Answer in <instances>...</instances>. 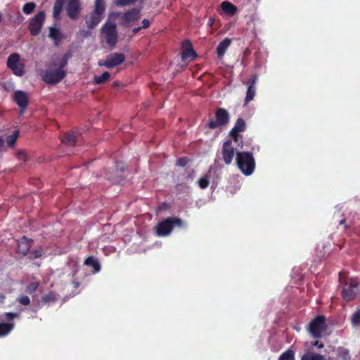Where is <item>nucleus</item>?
I'll list each match as a JSON object with an SVG mask.
<instances>
[{
	"instance_id": "f257e3e1",
	"label": "nucleus",
	"mask_w": 360,
	"mask_h": 360,
	"mask_svg": "<svg viewBox=\"0 0 360 360\" xmlns=\"http://www.w3.org/2000/svg\"><path fill=\"white\" fill-rule=\"evenodd\" d=\"M236 164L241 172L245 176L251 175L255 169V160L250 152H237Z\"/></svg>"
},
{
	"instance_id": "f03ea898",
	"label": "nucleus",
	"mask_w": 360,
	"mask_h": 360,
	"mask_svg": "<svg viewBox=\"0 0 360 360\" xmlns=\"http://www.w3.org/2000/svg\"><path fill=\"white\" fill-rule=\"evenodd\" d=\"M105 10L104 0H95L94 9L85 17V22L89 29L95 28L103 18Z\"/></svg>"
},
{
	"instance_id": "7ed1b4c3",
	"label": "nucleus",
	"mask_w": 360,
	"mask_h": 360,
	"mask_svg": "<svg viewBox=\"0 0 360 360\" xmlns=\"http://www.w3.org/2000/svg\"><path fill=\"white\" fill-rule=\"evenodd\" d=\"M181 227L184 226V221L177 217H168L160 221L155 226V232L158 236H165L169 235L174 226Z\"/></svg>"
},
{
	"instance_id": "20e7f679",
	"label": "nucleus",
	"mask_w": 360,
	"mask_h": 360,
	"mask_svg": "<svg viewBox=\"0 0 360 360\" xmlns=\"http://www.w3.org/2000/svg\"><path fill=\"white\" fill-rule=\"evenodd\" d=\"M326 319L323 315H319L315 317L309 322L307 326L308 332L314 338H321L322 333L326 330Z\"/></svg>"
},
{
	"instance_id": "39448f33",
	"label": "nucleus",
	"mask_w": 360,
	"mask_h": 360,
	"mask_svg": "<svg viewBox=\"0 0 360 360\" xmlns=\"http://www.w3.org/2000/svg\"><path fill=\"white\" fill-rule=\"evenodd\" d=\"M230 121L228 111L222 108H217L215 111V120L210 119L207 124L209 129H214L219 127L226 126Z\"/></svg>"
},
{
	"instance_id": "423d86ee",
	"label": "nucleus",
	"mask_w": 360,
	"mask_h": 360,
	"mask_svg": "<svg viewBox=\"0 0 360 360\" xmlns=\"http://www.w3.org/2000/svg\"><path fill=\"white\" fill-rule=\"evenodd\" d=\"M42 80L48 84H55L60 82L65 76V70H45L40 73Z\"/></svg>"
},
{
	"instance_id": "0eeeda50",
	"label": "nucleus",
	"mask_w": 360,
	"mask_h": 360,
	"mask_svg": "<svg viewBox=\"0 0 360 360\" xmlns=\"http://www.w3.org/2000/svg\"><path fill=\"white\" fill-rule=\"evenodd\" d=\"M117 26L113 22H105L101 28L102 32L105 34L107 44L112 49L117 42Z\"/></svg>"
},
{
	"instance_id": "6e6552de",
	"label": "nucleus",
	"mask_w": 360,
	"mask_h": 360,
	"mask_svg": "<svg viewBox=\"0 0 360 360\" xmlns=\"http://www.w3.org/2000/svg\"><path fill=\"white\" fill-rule=\"evenodd\" d=\"M124 60L125 56L123 53H112L109 54L105 60H98V65L110 69L122 64Z\"/></svg>"
},
{
	"instance_id": "1a4fd4ad",
	"label": "nucleus",
	"mask_w": 360,
	"mask_h": 360,
	"mask_svg": "<svg viewBox=\"0 0 360 360\" xmlns=\"http://www.w3.org/2000/svg\"><path fill=\"white\" fill-rule=\"evenodd\" d=\"M45 20V13L39 11L32 18L29 23V30L32 36H37L39 34L41 27Z\"/></svg>"
},
{
	"instance_id": "9d476101",
	"label": "nucleus",
	"mask_w": 360,
	"mask_h": 360,
	"mask_svg": "<svg viewBox=\"0 0 360 360\" xmlns=\"http://www.w3.org/2000/svg\"><path fill=\"white\" fill-rule=\"evenodd\" d=\"M246 128L247 124L243 118H238L233 127L229 131V136L234 142L238 143L243 138L240 133L245 131Z\"/></svg>"
},
{
	"instance_id": "9b49d317",
	"label": "nucleus",
	"mask_w": 360,
	"mask_h": 360,
	"mask_svg": "<svg viewBox=\"0 0 360 360\" xmlns=\"http://www.w3.org/2000/svg\"><path fill=\"white\" fill-rule=\"evenodd\" d=\"M357 290L358 283L355 280L351 279L347 286L342 291V298L347 302L354 300L356 296Z\"/></svg>"
},
{
	"instance_id": "f8f14e48",
	"label": "nucleus",
	"mask_w": 360,
	"mask_h": 360,
	"mask_svg": "<svg viewBox=\"0 0 360 360\" xmlns=\"http://www.w3.org/2000/svg\"><path fill=\"white\" fill-rule=\"evenodd\" d=\"M82 11L80 0H68L66 12L68 16L72 20H76Z\"/></svg>"
},
{
	"instance_id": "ddd939ff",
	"label": "nucleus",
	"mask_w": 360,
	"mask_h": 360,
	"mask_svg": "<svg viewBox=\"0 0 360 360\" xmlns=\"http://www.w3.org/2000/svg\"><path fill=\"white\" fill-rule=\"evenodd\" d=\"M13 100L20 108L21 113H23L29 104L27 94L22 90L15 91L13 95Z\"/></svg>"
},
{
	"instance_id": "4468645a",
	"label": "nucleus",
	"mask_w": 360,
	"mask_h": 360,
	"mask_svg": "<svg viewBox=\"0 0 360 360\" xmlns=\"http://www.w3.org/2000/svg\"><path fill=\"white\" fill-rule=\"evenodd\" d=\"M222 158L226 165H230L235 155V148L232 146L231 140H227L223 143Z\"/></svg>"
},
{
	"instance_id": "2eb2a0df",
	"label": "nucleus",
	"mask_w": 360,
	"mask_h": 360,
	"mask_svg": "<svg viewBox=\"0 0 360 360\" xmlns=\"http://www.w3.org/2000/svg\"><path fill=\"white\" fill-rule=\"evenodd\" d=\"M197 57V54L193 50L192 44L190 41L186 40L182 43V56L184 61H192Z\"/></svg>"
},
{
	"instance_id": "dca6fc26",
	"label": "nucleus",
	"mask_w": 360,
	"mask_h": 360,
	"mask_svg": "<svg viewBox=\"0 0 360 360\" xmlns=\"http://www.w3.org/2000/svg\"><path fill=\"white\" fill-rule=\"evenodd\" d=\"M140 18V9L134 8L124 12L122 17L121 20L122 24H129L138 20Z\"/></svg>"
},
{
	"instance_id": "f3484780",
	"label": "nucleus",
	"mask_w": 360,
	"mask_h": 360,
	"mask_svg": "<svg viewBox=\"0 0 360 360\" xmlns=\"http://www.w3.org/2000/svg\"><path fill=\"white\" fill-rule=\"evenodd\" d=\"M33 245V240L22 236L18 243V253L23 256L27 255Z\"/></svg>"
},
{
	"instance_id": "a211bd4d",
	"label": "nucleus",
	"mask_w": 360,
	"mask_h": 360,
	"mask_svg": "<svg viewBox=\"0 0 360 360\" xmlns=\"http://www.w3.org/2000/svg\"><path fill=\"white\" fill-rule=\"evenodd\" d=\"M231 44V39L229 38H226L219 42L217 47V54L219 59H221L228 48Z\"/></svg>"
},
{
	"instance_id": "6ab92c4d",
	"label": "nucleus",
	"mask_w": 360,
	"mask_h": 360,
	"mask_svg": "<svg viewBox=\"0 0 360 360\" xmlns=\"http://www.w3.org/2000/svg\"><path fill=\"white\" fill-rule=\"evenodd\" d=\"M61 141L65 145L74 146L77 143V136L74 131H69L62 136Z\"/></svg>"
},
{
	"instance_id": "aec40b11",
	"label": "nucleus",
	"mask_w": 360,
	"mask_h": 360,
	"mask_svg": "<svg viewBox=\"0 0 360 360\" xmlns=\"http://www.w3.org/2000/svg\"><path fill=\"white\" fill-rule=\"evenodd\" d=\"M84 265L92 267L94 273H98L101 270V264L94 256H89L84 262Z\"/></svg>"
},
{
	"instance_id": "412c9836",
	"label": "nucleus",
	"mask_w": 360,
	"mask_h": 360,
	"mask_svg": "<svg viewBox=\"0 0 360 360\" xmlns=\"http://www.w3.org/2000/svg\"><path fill=\"white\" fill-rule=\"evenodd\" d=\"M49 37L51 38L58 46L63 39L62 33L58 28L51 27L49 28Z\"/></svg>"
},
{
	"instance_id": "4be33fe9",
	"label": "nucleus",
	"mask_w": 360,
	"mask_h": 360,
	"mask_svg": "<svg viewBox=\"0 0 360 360\" xmlns=\"http://www.w3.org/2000/svg\"><path fill=\"white\" fill-rule=\"evenodd\" d=\"M67 0H56L53 8V17L55 20L60 19V15Z\"/></svg>"
},
{
	"instance_id": "5701e85b",
	"label": "nucleus",
	"mask_w": 360,
	"mask_h": 360,
	"mask_svg": "<svg viewBox=\"0 0 360 360\" xmlns=\"http://www.w3.org/2000/svg\"><path fill=\"white\" fill-rule=\"evenodd\" d=\"M222 11L231 15H234L237 12V7L229 1H225L221 4Z\"/></svg>"
},
{
	"instance_id": "b1692460",
	"label": "nucleus",
	"mask_w": 360,
	"mask_h": 360,
	"mask_svg": "<svg viewBox=\"0 0 360 360\" xmlns=\"http://www.w3.org/2000/svg\"><path fill=\"white\" fill-rule=\"evenodd\" d=\"M13 328V323H0V337L7 335Z\"/></svg>"
},
{
	"instance_id": "393cba45",
	"label": "nucleus",
	"mask_w": 360,
	"mask_h": 360,
	"mask_svg": "<svg viewBox=\"0 0 360 360\" xmlns=\"http://www.w3.org/2000/svg\"><path fill=\"white\" fill-rule=\"evenodd\" d=\"M110 77V74L108 72H104L101 75L95 76L94 77V83L95 84H102L107 82Z\"/></svg>"
},
{
	"instance_id": "a878e982",
	"label": "nucleus",
	"mask_w": 360,
	"mask_h": 360,
	"mask_svg": "<svg viewBox=\"0 0 360 360\" xmlns=\"http://www.w3.org/2000/svg\"><path fill=\"white\" fill-rule=\"evenodd\" d=\"M20 63V56L18 53H12L7 60V66L11 69Z\"/></svg>"
},
{
	"instance_id": "bb28decb",
	"label": "nucleus",
	"mask_w": 360,
	"mask_h": 360,
	"mask_svg": "<svg viewBox=\"0 0 360 360\" xmlns=\"http://www.w3.org/2000/svg\"><path fill=\"white\" fill-rule=\"evenodd\" d=\"M19 136V131L15 130L13 131L11 135H9L6 138V143L9 148H13L18 137Z\"/></svg>"
},
{
	"instance_id": "cd10ccee",
	"label": "nucleus",
	"mask_w": 360,
	"mask_h": 360,
	"mask_svg": "<svg viewBox=\"0 0 360 360\" xmlns=\"http://www.w3.org/2000/svg\"><path fill=\"white\" fill-rule=\"evenodd\" d=\"M58 300V295H56L53 292H49L48 294L41 297V302L44 304H46L49 302H54Z\"/></svg>"
},
{
	"instance_id": "c85d7f7f",
	"label": "nucleus",
	"mask_w": 360,
	"mask_h": 360,
	"mask_svg": "<svg viewBox=\"0 0 360 360\" xmlns=\"http://www.w3.org/2000/svg\"><path fill=\"white\" fill-rule=\"evenodd\" d=\"M256 93V87L248 86V90L246 92V96L245 98V105H247L250 101L253 100Z\"/></svg>"
},
{
	"instance_id": "c756f323",
	"label": "nucleus",
	"mask_w": 360,
	"mask_h": 360,
	"mask_svg": "<svg viewBox=\"0 0 360 360\" xmlns=\"http://www.w3.org/2000/svg\"><path fill=\"white\" fill-rule=\"evenodd\" d=\"M301 360H326L324 356L320 354H312V353H306L304 354Z\"/></svg>"
},
{
	"instance_id": "7c9ffc66",
	"label": "nucleus",
	"mask_w": 360,
	"mask_h": 360,
	"mask_svg": "<svg viewBox=\"0 0 360 360\" xmlns=\"http://www.w3.org/2000/svg\"><path fill=\"white\" fill-rule=\"evenodd\" d=\"M351 324L353 327H360V308L352 315Z\"/></svg>"
},
{
	"instance_id": "2f4dec72",
	"label": "nucleus",
	"mask_w": 360,
	"mask_h": 360,
	"mask_svg": "<svg viewBox=\"0 0 360 360\" xmlns=\"http://www.w3.org/2000/svg\"><path fill=\"white\" fill-rule=\"evenodd\" d=\"M36 8V4L34 2H28L26 3L22 6V12L26 15H30L34 12Z\"/></svg>"
},
{
	"instance_id": "473e14b6",
	"label": "nucleus",
	"mask_w": 360,
	"mask_h": 360,
	"mask_svg": "<svg viewBox=\"0 0 360 360\" xmlns=\"http://www.w3.org/2000/svg\"><path fill=\"white\" fill-rule=\"evenodd\" d=\"M278 360H295V352L288 349L279 356Z\"/></svg>"
},
{
	"instance_id": "72a5a7b5",
	"label": "nucleus",
	"mask_w": 360,
	"mask_h": 360,
	"mask_svg": "<svg viewBox=\"0 0 360 360\" xmlns=\"http://www.w3.org/2000/svg\"><path fill=\"white\" fill-rule=\"evenodd\" d=\"M13 74L17 76H22L25 73L24 65L19 63L18 65L11 69Z\"/></svg>"
},
{
	"instance_id": "f704fd0d",
	"label": "nucleus",
	"mask_w": 360,
	"mask_h": 360,
	"mask_svg": "<svg viewBox=\"0 0 360 360\" xmlns=\"http://www.w3.org/2000/svg\"><path fill=\"white\" fill-rule=\"evenodd\" d=\"M198 186L201 189H205L209 186L210 178L207 175L200 178L198 181Z\"/></svg>"
},
{
	"instance_id": "c9c22d12",
	"label": "nucleus",
	"mask_w": 360,
	"mask_h": 360,
	"mask_svg": "<svg viewBox=\"0 0 360 360\" xmlns=\"http://www.w3.org/2000/svg\"><path fill=\"white\" fill-rule=\"evenodd\" d=\"M39 285V282H32L26 287L25 292L30 295L34 294L37 291Z\"/></svg>"
},
{
	"instance_id": "e433bc0d",
	"label": "nucleus",
	"mask_w": 360,
	"mask_h": 360,
	"mask_svg": "<svg viewBox=\"0 0 360 360\" xmlns=\"http://www.w3.org/2000/svg\"><path fill=\"white\" fill-rule=\"evenodd\" d=\"M338 358L341 360H350V355L348 349L342 348L338 351Z\"/></svg>"
},
{
	"instance_id": "4c0bfd02",
	"label": "nucleus",
	"mask_w": 360,
	"mask_h": 360,
	"mask_svg": "<svg viewBox=\"0 0 360 360\" xmlns=\"http://www.w3.org/2000/svg\"><path fill=\"white\" fill-rule=\"evenodd\" d=\"M69 58V56L68 54L63 55L60 59L58 62V68L57 70H64V68L68 65V60Z\"/></svg>"
},
{
	"instance_id": "58836bf2",
	"label": "nucleus",
	"mask_w": 360,
	"mask_h": 360,
	"mask_svg": "<svg viewBox=\"0 0 360 360\" xmlns=\"http://www.w3.org/2000/svg\"><path fill=\"white\" fill-rule=\"evenodd\" d=\"M137 0H115V4L117 6L124 7L134 4Z\"/></svg>"
},
{
	"instance_id": "ea45409f",
	"label": "nucleus",
	"mask_w": 360,
	"mask_h": 360,
	"mask_svg": "<svg viewBox=\"0 0 360 360\" xmlns=\"http://www.w3.org/2000/svg\"><path fill=\"white\" fill-rule=\"evenodd\" d=\"M42 255V249L39 248L38 249H34L30 251L29 258L30 259H37L41 257Z\"/></svg>"
},
{
	"instance_id": "a19ab883",
	"label": "nucleus",
	"mask_w": 360,
	"mask_h": 360,
	"mask_svg": "<svg viewBox=\"0 0 360 360\" xmlns=\"http://www.w3.org/2000/svg\"><path fill=\"white\" fill-rule=\"evenodd\" d=\"M18 301L22 305L27 306L30 304V299L27 295H22L18 299Z\"/></svg>"
},
{
	"instance_id": "79ce46f5",
	"label": "nucleus",
	"mask_w": 360,
	"mask_h": 360,
	"mask_svg": "<svg viewBox=\"0 0 360 360\" xmlns=\"http://www.w3.org/2000/svg\"><path fill=\"white\" fill-rule=\"evenodd\" d=\"M115 167H116V170L120 171L121 172H124L127 168V165L124 162H121V161L117 162Z\"/></svg>"
},
{
	"instance_id": "37998d69",
	"label": "nucleus",
	"mask_w": 360,
	"mask_h": 360,
	"mask_svg": "<svg viewBox=\"0 0 360 360\" xmlns=\"http://www.w3.org/2000/svg\"><path fill=\"white\" fill-rule=\"evenodd\" d=\"M188 161L189 160L187 157L180 158L176 161V165L179 167H185L188 164Z\"/></svg>"
},
{
	"instance_id": "c03bdc74",
	"label": "nucleus",
	"mask_w": 360,
	"mask_h": 360,
	"mask_svg": "<svg viewBox=\"0 0 360 360\" xmlns=\"http://www.w3.org/2000/svg\"><path fill=\"white\" fill-rule=\"evenodd\" d=\"M257 79L258 77L257 75H252L246 84L248 86H255Z\"/></svg>"
},
{
	"instance_id": "a18cd8bd",
	"label": "nucleus",
	"mask_w": 360,
	"mask_h": 360,
	"mask_svg": "<svg viewBox=\"0 0 360 360\" xmlns=\"http://www.w3.org/2000/svg\"><path fill=\"white\" fill-rule=\"evenodd\" d=\"M18 316V314L12 313V312H6L5 314L6 319L8 321H11L14 318H16Z\"/></svg>"
},
{
	"instance_id": "49530a36",
	"label": "nucleus",
	"mask_w": 360,
	"mask_h": 360,
	"mask_svg": "<svg viewBox=\"0 0 360 360\" xmlns=\"http://www.w3.org/2000/svg\"><path fill=\"white\" fill-rule=\"evenodd\" d=\"M150 26V22L148 19H143L142 20L141 28L146 29Z\"/></svg>"
},
{
	"instance_id": "de8ad7c7",
	"label": "nucleus",
	"mask_w": 360,
	"mask_h": 360,
	"mask_svg": "<svg viewBox=\"0 0 360 360\" xmlns=\"http://www.w3.org/2000/svg\"><path fill=\"white\" fill-rule=\"evenodd\" d=\"M312 345L317 347L319 349L323 348L324 345L322 342H320L319 340H316L312 342Z\"/></svg>"
},
{
	"instance_id": "09e8293b",
	"label": "nucleus",
	"mask_w": 360,
	"mask_h": 360,
	"mask_svg": "<svg viewBox=\"0 0 360 360\" xmlns=\"http://www.w3.org/2000/svg\"><path fill=\"white\" fill-rule=\"evenodd\" d=\"M72 284L73 285V288H75V289L77 288L79 286V283L78 281H73L72 282Z\"/></svg>"
},
{
	"instance_id": "8fccbe9b",
	"label": "nucleus",
	"mask_w": 360,
	"mask_h": 360,
	"mask_svg": "<svg viewBox=\"0 0 360 360\" xmlns=\"http://www.w3.org/2000/svg\"><path fill=\"white\" fill-rule=\"evenodd\" d=\"M141 29H142L141 27H135L132 30V32H133V34H135L138 33Z\"/></svg>"
},
{
	"instance_id": "3c124183",
	"label": "nucleus",
	"mask_w": 360,
	"mask_h": 360,
	"mask_svg": "<svg viewBox=\"0 0 360 360\" xmlns=\"http://www.w3.org/2000/svg\"><path fill=\"white\" fill-rule=\"evenodd\" d=\"M120 85H121V84H120V82L119 81H115L112 83V86L113 87H119Z\"/></svg>"
},
{
	"instance_id": "603ef678",
	"label": "nucleus",
	"mask_w": 360,
	"mask_h": 360,
	"mask_svg": "<svg viewBox=\"0 0 360 360\" xmlns=\"http://www.w3.org/2000/svg\"><path fill=\"white\" fill-rule=\"evenodd\" d=\"M345 222H346V219L345 218H343L342 219H341L340 221V224H344Z\"/></svg>"
},
{
	"instance_id": "864d4df0",
	"label": "nucleus",
	"mask_w": 360,
	"mask_h": 360,
	"mask_svg": "<svg viewBox=\"0 0 360 360\" xmlns=\"http://www.w3.org/2000/svg\"><path fill=\"white\" fill-rule=\"evenodd\" d=\"M5 298V296L3 293H0V300H4Z\"/></svg>"
},
{
	"instance_id": "5fc2aeb1",
	"label": "nucleus",
	"mask_w": 360,
	"mask_h": 360,
	"mask_svg": "<svg viewBox=\"0 0 360 360\" xmlns=\"http://www.w3.org/2000/svg\"><path fill=\"white\" fill-rule=\"evenodd\" d=\"M3 143H4V141H3L2 138L0 137V147H1L3 146Z\"/></svg>"
}]
</instances>
